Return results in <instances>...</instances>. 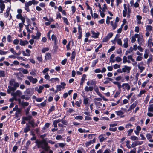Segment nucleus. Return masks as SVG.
Instances as JSON below:
<instances>
[{
    "instance_id": "nucleus-25",
    "label": "nucleus",
    "mask_w": 153,
    "mask_h": 153,
    "mask_svg": "<svg viewBox=\"0 0 153 153\" xmlns=\"http://www.w3.org/2000/svg\"><path fill=\"white\" fill-rule=\"evenodd\" d=\"M32 118V117L30 115H29L27 117H22V119L23 120H30Z\"/></svg>"
},
{
    "instance_id": "nucleus-15",
    "label": "nucleus",
    "mask_w": 153,
    "mask_h": 153,
    "mask_svg": "<svg viewBox=\"0 0 153 153\" xmlns=\"http://www.w3.org/2000/svg\"><path fill=\"white\" fill-rule=\"evenodd\" d=\"M128 38H125L123 39L124 43L123 45V47L125 48H127L128 46Z\"/></svg>"
},
{
    "instance_id": "nucleus-57",
    "label": "nucleus",
    "mask_w": 153,
    "mask_h": 153,
    "mask_svg": "<svg viewBox=\"0 0 153 153\" xmlns=\"http://www.w3.org/2000/svg\"><path fill=\"white\" fill-rule=\"evenodd\" d=\"M51 39L52 40L56 42V37L54 35H52L51 36Z\"/></svg>"
},
{
    "instance_id": "nucleus-11",
    "label": "nucleus",
    "mask_w": 153,
    "mask_h": 153,
    "mask_svg": "<svg viewBox=\"0 0 153 153\" xmlns=\"http://www.w3.org/2000/svg\"><path fill=\"white\" fill-rule=\"evenodd\" d=\"M96 139L95 138H94L93 140H90L86 142L85 143V145L86 147H88L91 144H93L95 142Z\"/></svg>"
},
{
    "instance_id": "nucleus-38",
    "label": "nucleus",
    "mask_w": 153,
    "mask_h": 153,
    "mask_svg": "<svg viewBox=\"0 0 153 153\" xmlns=\"http://www.w3.org/2000/svg\"><path fill=\"white\" fill-rule=\"evenodd\" d=\"M115 61H116L117 62H121L122 59L121 57L119 56H117L115 57Z\"/></svg>"
},
{
    "instance_id": "nucleus-46",
    "label": "nucleus",
    "mask_w": 153,
    "mask_h": 153,
    "mask_svg": "<svg viewBox=\"0 0 153 153\" xmlns=\"http://www.w3.org/2000/svg\"><path fill=\"white\" fill-rule=\"evenodd\" d=\"M143 59V57L141 56H138L136 58V60L138 61H141Z\"/></svg>"
},
{
    "instance_id": "nucleus-20",
    "label": "nucleus",
    "mask_w": 153,
    "mask_h": 153,
    "mask_svg": "<svg viewBox=\"0 0 153 153\" xmlns=\"http://www.w3.org/2000/svg\"><path fill=\"white\" fill-rule=\"evenodd\" d=\"M149 51L148 49H146L144 51V57L145 59H147L148 56V54L149 53Z\"/></svg>"
},
{
    "instance_id": "nucleus-44",
    "label": "nucleus",
    "mask_w": 153,
    "mask_h": 153,
    "mask_svg": "<svg viewBox=\"0 0 153 153\" xmlns=\"http://www.w3.org/2000/svg\"><path fill=\"white\" fill-rule=\"evenodd\" d=\"M7 41L9 42L12 41V37L10 35H9L7 36Z\"/></svg>"
},
{
    "instance_id": "nucleus-56",
    "label": "nucleus",
    "mask_w": 153,
    "mask_h": 153,
    "mask_svg": "<svg viewBox=\"0 0 153 153\" xmlns=\"http://www.w3.org/2000/svg\"><path fill=\"white\" fill-rule=\"evenodd\" d=\"M25 4H26V5L29 6H31L32 4V3L31 2V1H30L28 2H26Z\"/></svg>"
},
{
    "instance_id": "nucleus-19",
    "label": "nucleus",
    "mask_w": 153,
    "mask_h": 153,
    "mask_svg": "<svg viewBox=\"0 0 153 153\" xmlns=\"http://www.w3.org/2000/svg\"><path fill=\"white\" fill-rule=\"evenodd\" d=\"M51 59V57L50 53H47L45 56V60H49Z\"/></svg>"
},
{
    "instance_id": "nucleus-23",
    "label": "nucleus",
    "mask_w": 153,
    "mask_h": 153,
    "mask_svg": "<svg viewBox=\"0 0 153 153\" xmlns=\"http://www.w3.org/2000/svg\"><path fill=\"white\" fill-rule=\"evenodd\" d=\"M133 48L132 47H131L128 50L126 51L125 52V54L127 55L128 54L131 53L133 52Z\"/></svg>"
},
{
    "instance_id": "nucleus-53",
    "label": "nucleus",
    "mask_w": 153,
    "mask_h": 153,
    "mask_svg": "<svg viewBox=\"0 0 153 153\" xmlns=\"http://www.w3.org/2000/svg\"><path fill=\"white\" fill-rule=\"evenodd\" d=\"M19 84L17 82H14L13 84V86L16 89L17 87H19Z\"/></svg>"
},
{
    "instance_id": "nucleus-43",
    "label": "nucleus",
    "mask_w": 153,
    "mask_h": 153,
    "mask_svg": "<svg viewBox=\"0 0 153 153\" xmlns=\"http://www.w3.org/2000/svg\"><path fill=\"white\" fill-rule=\"evenodd\" d=\"M98 59L94 60L92 62V67H94L95 66L97 63L98 62Z\"/></svg>"
},
{
    "instance_id": "nucleus-35",
    "label": "nucleus",
    "mask_w": 153,
    "mask_h": 153,
    "mask_svg": "<svg viewBox=\"0 0 153 153\" xmlns=\"http://www.w3.org/2000/svg\"><path fill=\"white\" fill-rule=\"evenodd\" d=\"M30 130V128H29V126H27L24 129V132L26 133L29 131Z\"/></svg>"
},
{
    "instance_id": "nucleus-49",
    "label": "nucleus",
    "mask_w": 153,
    "mask_h": 153,
    "mask_svg": "<svg viewBox=\"0 0 153 153\" xmlns=\"http://www.w3.org/2000/svg\"><path fill=\"white\" fill-rule=\"evenodd\" d=\"M48 48L47 47L45 48L42 49V52L43 53H44L46 51H48Z\"/></svg>"
},
{
    "instance_id": "nucleus-52",
    "label": "nucleus",
    "mask_w": 153,
    "mask_h": 153,
    "mask_svg": "<svg viewBox=\"0 0 153 153\" xmlns=\"http://www.w3.org/2000/svg\"><path fill=\"white\" fill-rule=\"evenodd\" d=\"M44 78L46 80H49L50 79V77L48 73L46 74L44 76Z\"/></svg>"
},
{
    "instance_id": "nucleus-45",
    "label": "nucleus",
    "mask_w": 153,
    "mask_h": 153,
    "mask_svg": "<svg viewBox=\"0 0 153 153\" xmlns=\"http://www.w3.org/2000/svg\"><path fill=\"white\" fill-rule=\"evenodd\" d=\"M0 76L3 77L5 76V74L4 71L2 70L0 71Z\"/></svg>"
},
{
    "instance_id": "nucleus-42",
    "label": "nucleus",
    "mask_w": 153,
    "mask_h": 153,
    "mask_svg": "<svg viewBox=\"0 0 153 153\" xmlns=\"http://www.w3.org/2000/svg\"><path fill=\"white\" fill-rule=\"evenodd\" d=\"M109 39L108 38V37H107L106 36L104 37L102 39V42H106L109 40Z\"/></svg>"
},
{
    "instance_id": "nucleus-27",
    "label": "nucleus",
    "mask_w": 153,
    "mask_h": 153,
    "mask_svg": "<svg viewBox=\"0 0 153 153\" xmlns=\"http://www.w3.org/2000/svg\"><path fill=\"white\" fill-rule=\"evenodd\" d=\"M43 88L44 87L43 86H40L37 90V91L38 93H40L42 92V90Z\"/></svg>"
},
{
    "instance_id": "nucleus-29",
    "label": "nucleus",
    "mask_w": 153,
    "mask_h": 153,
    "mask_svg": "<svg viewBox=\"0 0 153 153\" xmlns=\"http://www.w3.org/2000/svg\"><path fill=\"white\" fill-rule=\"evenodd\" d=\"M76 55V53L74 51L71 53V60H73L75 58V56Z\"/></svg>"
},
{
    "instance_id": "nucleus-40",
    "label": "nucleus",
    "mask_w": 153,
    "mask_h": 153,
    "mask_svg": "<svg viewBox=\"0 0 153 153\" xmlns=\"http://www.w3.org/2000/svg\"><path fill=\"white\" fill-rule=\"evenodd\" d=\"M29 103L27 102H22L21 105L23 107L27 106L29 105Z\"/></svg>"
},
{
    "instance_id": "nucleus-18",
    "label": "nucleus",
    "mask_w": 153,
    "mask_h": 153,
    "mask_svg": "<svg viewBox=\"0 0 153 153\" xmlns=\"http://www.w3.org/2000/svg\"><path fill=\"white\" fill-rule=\"evenodd\" d=\"M143 37L142 36H140L138 37L137 41L139 45H141L143 42Z\"/></svg>"
},
{
    "instance_id": "nucleus-6",
    "label": "nucleus",
    "mask_w": 153,
    "mask_h": 153,
    "mask_svg": "<svg viewBox=\"0 0 153 153\" xmlns=\"http://www.w3.org/2000/svg\"><path fill=\"white\" fill-rule=\"evenodd\" d=\"M122 68L123 72H126L127 73H129L131 69V67L128 66L127 65H124L123 66Z\"/></svg>"
},
{
    "instance_id": "nucleus-33",
    "label": "nucleus",
    "mask_w": 153,
    "mask_h": 153,
    "mask_svg": "<svg viewBox=\"0 0 153 153\" xmlns=\"http://www.w3.org/2000/svg\"><path fill=\"white\" fill-rule=\"evenodd\" d=\"M99 139L100 142H103L105 139V138H104V137L102 135H101L99 136Z\"/></svg>"
},
{
    "instance_id": "nucleus-32",
    "label": "nucleus",
    "mask_w": 153,
    "mask_h": 153,
    "mask_svg": "<svg viewBox=\"0 0 153 153\" xmlns=\"http://www.w3.org/2000/svg\"><path fill=\"white\" fill-rule=\"evenodd\" d=\"M62 19L64 21V22L67 25H68L69 24V23L68 22L67 18L65 17H63Z\"/></svg>"
},
{
    "instance_id": "nucleus-24",
    "label": "nucleus",
    "mask_w": 153,
    "mask_h": 153,
    "mask_svg": "<svg viewBox=\"0 0 153 153\" xmlns=\"http://www.w3.org/2000/svg\"><path fill=\"white\" fill-rule=\"evenodd\" d=\"M117 36V35H116V36ZM116 42L118 45L121 46H122V42L121 39L118 38L116 37Z\"/></svg>"
},
{
    "instance_id": "nucleus-64",
    "label": "nucleus",
    "mask_w": 153,
    "mask_h": 153,
    "mask_svg": "<svg viewBox=\"0 0 153 153\" xmlns=\"http://www.w3.org/2000/svg\"><path fill=\"white\" fill-rule=\"evenodd\" d=\"M113 36V33L112 32L109 33L107 36L108 37V38L109 39L111 38Z\"/></svg>"
},
{
    "instance_id": "nucleus-34",
    "label": "nucleus",
    "mask_w": 153,
    "mask_h": 153,
    "mask_svg": "<svg viewBox=\"0 0 153 153\" xmlns=\"http://www.w3.org/2000/svg\"><path fill=\"white\" fill-rule=\"evenodd\" d=\"M8 53V51H5L2 50H0V54L1 55H5Z\"/></svg>"
},
{
    "instance_id": "nucleus-7",
    "label": "nucleus",
    "mask_w": 153,
    "mask_h": 153,
    "mask_svg": "<svg viewBox=\"0 0 153 153\" xmlns=\"http://www.w3.org/2000/svg\"><path fill=\"white\" fill-rule=\"evenodd\" d=\"M27 79L33 84L36 83L38 81L36 78H33V76H28Z\"/></svg>"
},
{
    "instance_id": "nucleus-9",
    "label": "nucleus",
    "mask_w": 153,
    "mask_h": 153,
    "mask_svg": "<svg viewBox=\"0 0 153 153\" xmlns=\"http://www.w3.org/2000/svg\"><path fill=\"white\" fill-rule=\"evenodd\" d=\"M123 7L124 10L123 11V16L124 17H126V16L127 13H128L127 5L126 4H123Z\"/></svg>"
},
{
    "instance_id": "nucleus-10",
    "label": "nucleus",
    "mask_w": 153,
    "mask_h": 153,
    "mask_svg": "<svg viewBox=\"0 0 153 153\" xmlns=\"http://www.w3.org/2000/svg\"><path fill=\"white\" fill-rule=\"evenodd\" d=\"M16 17L17 19H20L23 23H24L25 22V18L22 15H17Z\"/></svg>"
},
{
    "instance_id": "nucleus-58",
    "label": "nucleus",
    "mask_w": 153,
    "mask_h": 153,
    "mask_svg": "<svg viewBox=\"0 0 153 153\" xmlns=\"http://www.w3.org/2000/svg\"><path fill=\"white\" fill-rule=\"evenodd\" d=\"M8 88L10 89L11 91H13L16 89V88H15L14 86L13 87L11 86H8Z\"/></svg>"
},
{
    "instance_id": "nucleus-31",
    "label": "nucleus",
    "mask_w": 153,
    "mask_h": 153,
    "mask_svg": "<svg viewBox=\"0 0 153 153\" xmlns=\"http://www.w3.org/2000/svg\"><path fill=\"white\" fill-rule=\"evenodd\" d=\"M146 91L145 90H142L140 91V92L139 94L137 95V97H140Z\"/></svg>"
},
{
    "instance_id": "nucleus-2",
    "label": "nucleus",
    "mask_w": 153,
    "mask_h": 153,
    "mask_svg": "<svg viewBox=\"0 0 153 153\" xmlns=\"http://www.w3.org/2000/svg\"><path fill=\"white\" fill-rule=\"evenodd\" d=\"M148 112L147 113V115L149 117H153V104H151L149 105L148 108Z\"/></svg>"
},
{
    "instance_id": "nucleus-36",
    "label": "nucleus",
    "mask_w": 153,
    "mask_h": 153,
    "mask_svg": "<svg viewBox=\"0 0 153 153\" xmlns=\"http://www.w3.org/2000/svg\"><path fill=\"white\" fill-rule=\"evenodd\" d=\"M131 139L133 141L138 140V138L137 137L134 135L131 136Z\"/></svg>"
},
{
    "instance_id": "nucleus-26",
    "label": "nucleus",
    "mask_w": 153,
    "mask_h": 153,
    "mask_svg": "<svg viewBox=\"0 0 153 153\" xmlns=\"http://www.w3.org/2000/svg\"><path fill=\"white\" fill-rule=\"evenodd\" d=\"M152 30V27L151 25H147L146 26V31L151 32Z\"/></svg>"
},
{
    "instance_id": "nucleus-14",
    "label": "nucleus",
    "mask_w": 153,
    "mask_h": 153,
    "mask_svg": "<svg viewBox=\"0 0 153 153\" xmlns=\"http://www.w3.org/2000/svg\"><path fill=\"white\" fill-rule=\"evenodd\" d=\"M86 77V76L85 74H83L82 76V77L81 79V82L80 83V85H82L83 83L84 82L85 80Z\"/></svg>"
},
{
    "instance_id": "nucleus-8",
    "label": "nucleus",
    "mask_w": 153,
    "mask_h": 153,
    "mask_svg": "<svg viewBox=\"0 0 153 153\" xmlns=\"http://www.w3.org/2000/svg\"><path fill=\"white\" fill-rule=\"evenodd\" d=\"M122 87L123 89L124 90H127L129 91L130 89V86L128 83H124L122 85Z\"/></svg>"
},
{
    "instance_id": "nucleus-22",
    "label": "nucleus",
    "mask_w": 153,
    "mask_h": 153,
    "mask_svg": "<svg viewBox=\"0 0 153 153\" xmlns=\"http://www.w3.org/2000/svg\"><path fill=\"white\" fill-rule=\"evenodd\" d=\"M28 42L27 40H20L19 43L20 45L22 46H24L25 45L27 44L28 43Z\"/></svg>"
},
{
    "instance_id": "nucleus-4",
    "label": "nucleus",
    "mask_w": 153,
    "mask_h": 153,
    "mask_svg": "<svg viewBox=\"0 0 153 153\" xmlns=\"http://www.w3.org/2000/svg\"><path fill=\"white\" fill-rule=\"evenodd\" d=\"M22 92L20 90H17L15 92H13L11 93L12 96H13V98L16 97L17 96L20 97L22 94Z\"/></svg>"
},
{
    "instance_id": "nucleus-61",
    "label": "nucleus",
    "mask_w": 153,
    "mask_h": 153,
    "mask_svg": "<svg viewBox=\"0 0 153 153\" xmlns=\"http://www.w3.org/2000/svg\"><path fill=\"white\" fill-rule=\"evenodd\" d=\"M127 60V57L126 56H124L123 58V63L124 64L126 62Z\"/></svg>"
},
{
    "instance_id": "nucleus-63",
    "label": "nucleus",
    "mask_w": 153,
    "mask_h": 153,
    "mask_svg": "<svg viewBox=\"0 0 153 153\" xmlns=\"http://www.w3.org/2000/svg\"><path fill=\"white\" fill-rule=\"evenodd\" d=\"M136 149L135 148H134L132 150H131L129 152H127V153H136Z\"/></svg>"
},
{
    "instance_id": "nucleus-47",
    "label": "nucleus",
    "mask_w": 153,
    "mask_h": 153,
    "mask_svg": "<svg viewBox=\"0 0 153 153\" xmlns=\"http://www.w3.org/2000/svg\"><path fill=\"white\" fill-rule=\"evenodd\" d=\"M120 65L119 64H116L113 65V67L114 69H117L120 68Z\"/></svg>"
},
{
    "instance_id": "nucleus-39",
    "label": "nucleus",
    "mask_w": 153,
    "mask_h": 153,
    "mask_svg": "<svg viewBox=\"0 0 153 153\" xmlns=\"http://www.w3.org/2000/svg\"><path fill=\"white\" fill-rule=\"evenodd\" d=\"M13 99L15 100L18 101L19 104L21 105V104L22 102H21V99L20 98H17V97H15V98H13Z\"/></svg>"
},
{
    "instance_id": "nucleus-13",
    "label": "nucleus",
    "mask_w": 153,
    "mask_h": 153,
    "mask_svg": "<svg viewBox=\"0 0 153 153\" xmlns=\"http://www.w3.org/2000/svg\"><path fill=\"white\" fill-rule=\"evenodd\" d=\"M83 97V104L85 105H86L89 103V102L90 101V100L89 98L88 97Z\"/></svg>"
},
{
    "instance_id": "nucleus-51",
    "label": "nucleus",
    "mask_w": 153,
    "mask_h": 153,
    "mask_svg": "<svg viewBox=\"0 0 153 153\" xmlns=\"http://www.w3.org/2000/svg\"><path fill=\"white\" fill-rule=\"evenodd\" d=\"M49 69L48 68H45L42 71V73L44 74H46V73L49 71Z\"/></svg>"
},
{
    "instance_id": "nucleus-17",
    "label": "nucleus",
    "mask_w": 153,
    "mask_h": 153,
    "mask_svg": "<svg viewBox=\"0 0 153 153\" xmlns=\"http://www.w3.org/2000/svg\"><path fill=\"white\" fill-rule=\"evenodd\" d=\"M94 89V88L93 86H89L88 87L86 86L85 88V90L86 92H88L89 91H92Z\"/></svg>"
},
{
    "instance_id": "nucleus-16",
    "label": "nucleus",
    "mask_w": 153,
    "mask_h": 153,
    "mask_svg": "<svg viewBox=\"0 0 153 153\" xmlns=\"http://www.w3.org/2000/svg\"><path fill=\"white\" fill-rule=\"evenodd\" d=\"M115 113L117 115L120 116L121 117H123L124 116V115H123V113L120 110L115 111Z\"/></svg>"
},
{
    "instance_id": "nucleus-28",
    "label": "nucleus",
    "mask_w": 153,
    "mask_h": 153,
    "mask_svg": "<svg viewBox=\"0 0 153 153\" xmlns=\"http://www.w3.org/2000/svg\"><path fill=\"white\" fill-rule=\"evenodd\" d=\"M143 11L144 13H147L149 11V9L148 7L146 6H144Z\"/></svg>"
},
{
    "instance_id": "nucleus-5",
    "label": "nucleus",
    "mask_w": 153,
    "mask_h": 153,
    "mask_svg": "<svg viewBox=\"0 0 153 153\" xmlns=\"http://www.w3.org/2000/svg\"><path fill=\"white\" fill-rule=\"evenodd\" d=\"M144 65V63L143 62H139L137 64V67L140 70V73H142L145 69V67L143 66Z\"/></svg>"
},
{
    "instance_id": "nucleus-62",
    "label": "nucleus",
    "mask_w": 153,
    "mask_h": 153,
    "mask_svg": "<svg viewBox=\"0 0 153 153\" xmlns=\"http://www.w3.org/2000/svg\"><path fill=\"white\" fill-rule=\"evenodd\" d=\"M21 112V111L20 109L19 108H18V109H17L16 111V115H18Z\"/></svg>"
},
{
    "instance_id": "nucleus-59",
    "label": "nucleus",
    "mask_w": 153,
    "mask_h": 153,
    "mask_svg": "<svg viewBox=\"0 0 153 153\" xmlns=\"http://www.w3.org/2000/svg\"><path fill=\"white\" fill-rule=\"evenodd\" d=\"M10 51L13 54L16 55V51L14 50V49L11 48L10 49Z\"/></svg>"
},
{
    "instance_id": "nucleus-3",
    "label": "nucleus",
    "mask_w": 153,
    "mask_h": 153,
    "mask_svg": "<svg viewBox=\"0 0 153 153\" xmlns=\"http://www.w3.org/2000/svg\"><path fill=\"white\" fill-rule=\"evenodd\" d=\"M66 85V84L64 82H62L61 83V85H58L56 86V92L59 91L62 89H63L65 88V86Z\"/></svg>"
},
{
    "instance_id": "nucleus-41",
    "label": "nucleus",
    "mask_w": 153,
    "mask_h": 153,
    "mask_svg": "<svg viewBox=\"0 0 153 153\" xmlns=\"http://www.w3.org/2000/svg\"><path fill=\"white\" fill-rule=\"evenodd\" d=\"M130 141L129 140H127L126 142V146L128 148L130 149L131 148L130 144Z\"/></svg>"
},
{
    "instance_id": "nucleus-60",
    "label": "nucleus",
    "mask_w": 153,
    "mask_h": 153,
    "mask_svg": "<svg viewBox=\"0 0 153 153\" xmlns=\"http://www.w3.org/2000/svg\"><path fill=\"white\" fill-rule=\"evenodd\" d=\"M83 118V117L81 116H77L75 117V119L77 120L79 119L82 120V119Z\"/></svg>"
},
{
    "instance_id": "nucleus-1",
    "label": "nucleus",
    "mask_w": 153,
    "mask_h": 153,
    "mask_svg": "<svg viewBox=\"0 0 153 153\" xmlns=\"http://www.w3.org/2000/svg\"><path fill=\"white\" fill-rule=\"evenodd\" d=\"M36 143L38 148H41L42 149L45 146L48 145V143L45 139L40 141H36Z\"/></svg>"
},
{
    "instance_id": "nucleus-21",
    "label": "nucleus",
    "mask_w": 153,
    "mask_h": 153,
    "mask_svg": "<svg viewBox=\"0 0 153 153\" xmlns=\"http://www.w3.org/2000/svg\"><path fill=\"white\" fill-rule=\"evenodd\" d=\"M136 18L137 21V23L139 24H140L141 23V20L142 19V16L140 15H137L136 16Z\"/></svg>"
},
{
    "instance_id": "nucleus-30",
    "label": "nucleus",
    "mask_w": 153,
    "mask_h": 153,
    "mask_svg": "<svg viewBox=\"0 0 153 153\" xmlns=\"http://www.w3.org/2000/svg\"><path fill=\"white\" fill-rule=\"evenodd\" d=\"M137 105V103L136 102H134L132 105H131L130 107L132 110Z\"/></svg>"
},
{
    "instance_id": "nucleus-54",
    "label": "nucleus",
    "mask_w": 153,
    "mask_h": 153,
    "mask_svg": "<svg viewBox=\"0 0 153 153\" xmlns=\"http://www.w3.org/2000/svg\"><path fill=\"white\" fill-rule=\"evenodd\" d=\"M91 83V84L92 85H95L96 83V82L94 80H90Z\"/></svg>"
},
{
    "instance_id": "nucleus-50",
    "label": "nucleus",
    "mask_w": 153,
    "mask_h": 153,
    "mask_svg": "<svg viewBox=\"0 0 153 153\" xmlns=\"http://www.w3.org/2000/svg\"><path fill=\"white\" fill-rule=\"evenodd\" d=\"M5 8L4 4H0V9L1 10H4Z\"/></svg>"
},
{
    "instance_id": "nucleus-37",
    "label": "nucleus",
    "mask_w": 153,
    "mask_h": 153,
    "mask_svg": "<svg viewBox=\"0 0 153 153\" xmlns=\"http://www.w3.org/2000/svg\"><path fill=\"white\" fill-rule=\"evenodd\" d=\"M31 107V106L30 105H29L28 107V108L25 110V111L26 115H27L29 113Z\"/></svg>"
},
{
    "instance_id": "nucleus-48",
    "label": "nucleus",
    "mask_w": 153,
    "mask_h": 153,
    "mask_svg": "<svg viewBox=\"0 0 153 153\" xmlns=\"http://www.w3.org/2000/svg\"><path fill=\"white\" fill-rule=\"evenodd\" d=\"M115 47L114 46H112L111 48L108 50V52L110 53L114 51L115 49Z\"/></svg>"
},
{
    "instance_id": "nucleus-55",
    "label": "nucleus",
    "mask_w": 153,
    "mask_h": 153,
    "mask_svg": "<svg viewBox=\"0 0 153 153\" xmlns=\"http://www.w3.org/2000/svg\"><path fill=\"white\" fill-rule=\"evenodd\" d=\"M146 137L147 139L149 140L152 137V135L149 134H147L146 135Z\"/></svg>"
},
{
    "instance_id": "nucleus-12",
    "label": "nucleus",
    "mask_w": 153,
    "mask_h": 153,
    "mask_svg": "<svg viewBox=\"0 0 153 153\" xmlns=\"http://www.w3.org/2000/svg\"><path fill=\"white\" fill-rule=\"evenodd\" d=\"M91 33L92 34V37L93 38H97L98 37L100 33L99 32H95L94 31L92 30L91 31Z\"/></svg>"
}]
</instances>
